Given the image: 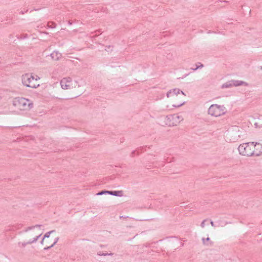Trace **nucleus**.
I'll list each match as a JSON object with an SVG mask.
<instances>
[{
  "mask_svg": "<svg viewBox=\"0 0 262 262\" xmlns=\"http://www.w3.org/2000/svg\"><path fill=\"white\" fill-rule=\"evenodd\" d=\"M12 104L18 110L23 112L29 111L33 107V103L31 100L23 97L14 98Z\"/></svg>",
  "mask_w": 262,
  "mask_h": 262,
  "instance_id": "423d86ee",
  "label": "nucleus"
},
{
  "mask_svg": "<svg viewBox=\"0 0 262 262\" xmlns=\"http://www.w3.org/2000/svg\"><path fill=\"white\" fill-rule=\"evenodd\" d=\"M39 79L40 77L37 75L26 73L21 76V83L26 87L36 89L40 85L38 83V80Z\"/></svg>",
  "mask_w": 262,
  "mask_h": 262,
  "instance_id": "0eeeda50",
  "label": "nucleus"
},
{
  "mask_svg": "<svg viewBox=\"0 0 262 262\" xmlns=\"http://www.w3.org/2000/svg\"><path fill=\"white\" fill-rule=\"evenodd\" d=\"M29 244L28 243V241H26V242H19L18 243V245L21 248L25 247L27 245H29Z\"/></svg>",
  "mask_w": 262,
  "mask_h": 262,
  "instance_id": "dca6fc26",
  "label": "nucleus"
},
{
  "mask_svg": "<svg viewBox=\"0 0 262 262\" xmlns=\"http://www.w3.org/2000/svg\"><path fill=\"white\" fill-rule=\"evenodd\" d=\"M60 84L62 89L70 91L75 97L81 95L85 91L84 82L82 79L64 77L61 80Z\"/></svg>",
  "mask_w": 262,
  "mask_h": 262,
  "instance_id": "f257e3e1",
  "label": "nucleus"
},
{
  "mask_svg": "<svg viewBox=\"0 0 262 262\" xmlns=\"http://www.w3.org/2000/svg\"><path fill=\"white\" fill-rule=\"evenodd\" d=\"M232 86H238L240 85L248 86V84L246 82L241 80H233L231 81Z\"/></svg>",
  "mask_w": 262,
  "mask_h": 262,
  "instance_id": "f8f14e48",
  "label": "nucleus"
},
{
  "mask_svg": "<svg viewBox=\"0 0 262 262\" xmlns=\"http://www.w3.org/2000/svg\"><path fill=\"white\" fill-rule=\"evenodd\" d=\"M245 136V131L242 127L234 125L230 127L225 132L224 137L227 142L233 143Z\"/></svg>",
  "mask_w": 262,
  "mask_h": 262,
  "instance_id": "20e7f679",
  "label": "nucleus"
},
{
  "mask_svg": "<svg viewBox=\"0 0 262 262\" xmlns=\"http://www.w3.org/2000/svg\"><path fill=\"white\" fill-rule=\"evenodd\" d=\"M238 150L244 156H258L262 153V145L254 142L244 143L239 145Z\"/></svg>",
  "mask_w": 262,
  "mask_h": 262,
  "instance_id": "f03ea898",
  "label": "nucleus"
},
{
  "mask_svg": "<svg viewBox=\"0 0 262 262\" xmlns=\"http://www.w3.org/2000/svg\"><path fill=\"white\" fill-rule=\"evenodd\" d=\"M181 116L173 114L166 116L165 118V124L169 126H174L180 124L183 120Z\"/></svg>",
  "mask_w": 262,
  "mask_h": 262,
  "instance_id": "9d476101",
  "label": "nucleus"
},
{
  "mask_svg": "<svg viewBox=\"0 0 262 262\" xmlns=\"http://www.w3.org/2000/svg\"><path fill=\"white\" fill-rule=\"evenodd\" d=\"M206 220H204L201 224V226L202 227V228H204L205 227V222H206Z\"/></svg>",
  "mask_w": 262,
  "mask_h": 262,
  "instance_id": "a211bd4d",
  "label": "nucleus"
},
{
  "mask_svg": "<svg viewBox=\"0 0 262 262\" xmlns=\"http://www.w3.org/2000/svg\"><path fill=\"white\" fill-rule=\"evenodd\" d=\"M108 194L118 196H122L123 195V192L122 190L120 191H110Z\"/></svg>",
  "mask_w": 262,
  "mask_h": 262,
  "instance_id": "4468645a",
  "label": "nucleus"
},
{
  "mask_svg": "<svg viewBox=\"0 0 262 262\" xmlns=\"http://www.w3.org/2000/svg\"><path fill=\"white\" fill-rule=\"evenodd\" d=\"M98 255H112V253L107 254V253H101L100 252L98 253Z\"/></svg>",
  "mask_w": 262,
  "mask_h": 262,
  "instance_id": "6ab92c4d",
  "label": "nucleus"
},
{
  "mask_svg": "<svg viewBox=\"0 0 262 262\" xmlns=\"http://www.w3.org/2000/svg\"><path fill=\"white\" fill-rule=\"evenodd\" d=\"M108 192H110V191H102L97 193V194L98 195H102L103 194H106V193H108Z\"/></svg>",
  "mask_w": 262,
  "mask_h": 262,
  "instance_id": "f3484780",
  "label": "nucleus"
},
{
  "mask_svg": "<svg viewBox=\"0 0 262 262\" xmlns=\"http://www.w3.org/2000/svg\"><path fill=\"white\" fill-rule=\"evenodd\" d=\"M50 56L52 59L54 61H58L60 60L62 58L61 53H59L58 51H53L51 54Z\"/></svg>",
  "mask_w": 262,
  "mask_h": 262,
  "instance_id": "9b49d317",
  "label": "nucleus"
},
{
  "mask_svg": "<svg viewBox=\"0 0 262 262\" xmlns=\"http://www.w3.org/2000/svg\"><path fill=\"white\" fill-rule=\"evenodd\" d=\"M232 87V82L231 81H228V82H226L224 83H223L221 86V88L222 89H227V88H231Z\"/></svg>",
  "mask_w": 262,
  "mask_h": 262,
  "instance_id": "2eb2a0df",
  "label": "nucleus"
},
{
  "mask_svg": "<svg viewBox=\"0 0 262 262\" xmlns=\"http://www.w3.org/2000/svg\"><path fill=\"white\" fill-rule=\"evenodd\" d=\"M42 227V225H36L26 229L24 237L28 244L34 243L37 241L43 233Z\"/></svg>",
  "mask_w": 262,
  "mask_h": 262,
  "instance_id": "39448f33",
  "label": "nucleus"
},
{
  "mask_svg": "<svg viewBox=\"0 0 262 262\" xmlns=\"http://www.w3.org/2000/svg\"><path fill=\"white\" fill-rule=\"evenodd\" d=\"M208 114L214 118H218L226 114L227 111L224 105L211 104L208 109Z\"/></svg>",
  "mask_w": 262,
  "mask_h": 262,
  "instance_id": "1a4fd4ad",
  "label": "nucleus"
},
{
  "mask_svg": "<svg viewBox=\"0 0 262 262\" xmlns=\"http://www.w3.org/2000/svg\"><path fill=\"white\" fill-rule=\"evenodd\" d=\"M54 230L46 233L41 241V244L44 246V249L47 250L53 247L58 242L59 237L56 235H53Z\"/></svg>",
  "mask_w": 262,
  "mask_h": 262,
  "instance_id": "6e6552de",
  "label": "nucleus"
},
{
  "mask_svg": "<svg viewBox=\"0 0 262 262\" xmlns=\"http://www.w3.org/2000/svg\"><path fill=\"white\" fill-rule=\"evenodd\" d=\"M185 95L178 89L170 90L167 93L169 103L173 107H178L183 105Z\"/></svg>",
  "mask_w": 262,
  "mask_h": 262,
  "instance_id": "7ed1b4c3",
  "label": "nucleus"
},
{
  "mask_svg": "<svg viewBox=\"0 0 262 262\" xmlns=\"http://www.w3.org/2000/svg\"><path fill=\"white\" fill-rule=\"evenodd\" d=\"M203 244L207 246H212L213 245V242L211 241L210 238L209 237L206 238H202V239Z\"/></svg>",
  "mask_w": 262,
  "mask_h": 262,
  "instance_id": "ddd939ff",
  "label": "nucleus"
},
{
  "mask_svg": "<svg viewBox=\"0 0 262 262\" xmlns=\"http://www.w3.org/2000/svg\"><path fill=\"white\" fill-rule=\"evenodd\" d=\"M210 224L211 225V226H212V227H214V224L213 222L211 221V222H210Z\"/></svg>",
  "mask_w": 262,
  "mask_h": 262,
  "instance_id": "412c9836",
  "label": "nucleus"
},
{
  "mask_svg": "<svg viewBox=\"0 0 262 262\" xmlns=\"http://www.w3.org/2000/svg\"><path fill=\"white\" fill-rule=\"evenodd\" d=\"M200 67H203V65L201 64L200 66H196V67L195 69H194L193 70H195L198 69V68H199Z\"/></svg>",
  "mask_w": 262,
  "mask_h": 262,
  "instance_id": "aec40b11",
  "label": "nucleus"
}]
</instances>
